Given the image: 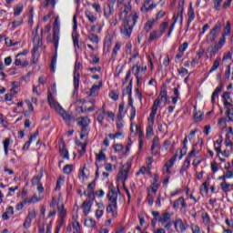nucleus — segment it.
<instances>
[{"mask_svg": "<svg viewBox=\"0 0 233 233\" xmlns=\"http://www.w3.org/2000/svg\"><path fill=\"white\" fill-rule=\"evenodd\" d=\"M170 219H172V214L166 212L159 217L158 223H161L164 228L169 230V228H172V225H174V222H172Z\"/></svg>", "mask_w": 233, "mask_h": 233, "instance_id": "423d86ee", "label": "nucleus"}, {"mask_svg": "<svg viewBox=\"0 0 233 233\" xmlns=\"http://www.w3.org/2000/svg\"><path fill=\"white\" fill-rule=\"evenodd\" d=\"M57 17L55 19V25L53 27V38L50 35L46 38L47 43H53L55 46V56L51 60V70L52 72H56V65H57V48L59 46V25H57Z\"/></svg>", "mask_w": 233, "mask_h": 233, "instance_id": "f257e3e1", "label": "nucleus"}, {"mask_svg": "<svg viewBox=\"0 0 233 233\" xmlns=\"http://www.w3.org/2000/svg\"><path fill=\"white\" fill-rule=\"evenodd\" d=\"M113 148H114L115 152H121L124 147H123V145H121V144H115L113 146Z\"/></svg>", "mask_w": 233, "mask_h": 233, "instance_id": "774afa93", "label": "nucleus"}, {"mask_svg": "<svg viewBox=\"0 0 233 233\" xmlns=\"http://www.w3.org/2000/svg\"><path fill=\"white\" fill-rule=\"evenodd\" d=\"M230 5H232V0H225L222 4V10H227Z\"/></svg>", "mask_w": 233, "mask_h": 233, "instance_id": "0e129e2a", "label": "nucleus"}, {"mask_svg": "<svg viewBox=\"0 0 233 233\" xmlns=\"http://www.w3.org/2000/svg\"><path fill=\"white\" fill-rule=\"evenodd\" d=\"M220 187L223 190V192H228V188H230V187H233V184L230 185L228 183H227V180H224L221 184H220Z\"/></svg>", "mask_w": 233, "mask_h": 233, "instance_id": "a19ab883", "label": "nucleus"}, {"mask_svg": "<svg viewBox=\"0 0 233 233\" xmlns=\"http://www.w3.org/2000/svg\"><path fill=\"white\" fill-rule=\"evenodd\" d=\"M223 3V0H213V8L216 10V12L221 11V5Z\"/></svg>", "mask_w": 233, "mask_h": 233, "instance_id": "7c9ffc66", "label": "nucleus"}, {"mask_svg": "<svg viewBox=\"0 0 233 233\" xmlns=\"http://www.w3.org/2000/svg\"><path fill=\"white\" fill-rule=\"evenodd\" d=\"M44 172H45V170L43 169V167H41L39 174L37 176H35L32 178V180H31L32 185H34V186L41 185V179L43 178Z\"/></svg>", "mask_w": 233, "mask_h": 233, "instance_id": "2eb2a0df", "label": "nucleus"}, {"mask_svg": "<svg viewBox=\"0 0 233 233\" xmlns=\"http://www.w3.org/2000/svg\"><path fill=\"white\" fill-rule=\"evenodd\" d=\"M230 32H231V25H230V22L228 21L225 25V30L222 33V35H224V36L230 35Z\"/></svg>", "mask_w": 233, "mask_h": 233, "instance_id": "ea45409f", "label": "nucleus"}, {"mask_svg": "<svg viewBox=\"0 0 233 233\" xmlns=\"http://www.w3.org/2000/svg\"><path fill=\"white\" fill-rule=\"evenodd\" d=\"M219 61H221V58H216L211 69L209 70V74H212V72H216V70L219 68Z\"/></svg>", "mask_w": 233, "mask_h": 233, "instance_id": "e433bc0d", "label": "nucleus"}, {"mask_svg": "<svg viewBox=\"0 0 233 233\" xmlns=\"http://www.w3.org/2000/svg\"><path fill=\"white\" fill-rule=\"evenodd\" d=\"M185 2H179L178 3V12L177 16H173V23L171 24L169 30L167 32V37H170L172 35V32H174V28H176V24L177 23V20L180 19V25H183V12L185 11L184 7Z\"/></svg>", "mask_w": 233, "mask_h": 233, "instance_id": "20e7f679", "label": "nucleus"}, {"mask_svg": "<svg viewBox=\"0 0 233 233\" xmlns=\"http://www.w3.org/2000/svg\"><path fill=\"white\" fill-rule=\"evenodd\" d=\"M130 168H132V164L127 162L122 167V170L117 175V179L122 182L123 187H125V181L128 179V172H130Z\"/></svg>", "mask_w": 233, "mask_h": 233, "instance_id": "0eeeda50", "label": "nucleus"}, {"mask_svg": "<svg viewBox=\"0 0 233 233\" xmlns=\"http://www.w3.org/2000/svg\"><path fill=\"white\" fill-rule=\"evenodd\" d=\"M221 28H223V24H221V22H217L210 31L216 34H219V32H221Z\"/></svg>", "mask_w": 233, "mask_h": 233, "instance_id": "72a5a7b5", "label": "nucleus"}, {"mask_svg": "<svg viewBox=\"0 0 233 233\" xmlns=\"http://www.w3.org/2000/svg\"><path fill=\"white\" fill-rule=\"evenodd\" d=\"M25 201H26V198H25L24 201L18 203L16 205L15 210H17L18 212H19V210H23V208H25L26 203H28V202H25Z\"/></svg>", "mask_w": 233, "mask_h": 233, "instance_id": "6e6d98bb", "label": "nucleus"}, {"mask_svg": "<svg viewBox=\"0 0 233 233\" xmlns=\"http://www.w3.org/2000/svg\"><path fill=\"white\" fill-rule=\"evenodd\" d=\"M119 188L111 187L109 193L107 194L109 204L106 208L107 214H112L113 218H117V194H119Z\"/></svg>", "mask_w": 233, "mask_h": 233, "instance_id": "f03ea898", "label": "nucleus"}, {"mask_svg": "<svg viewBox=\"0 0 233 233\" xmlns=\"http://www.w3.org/2000/svg\"><path fill=\"white\" fill-rule=\"evenodd\" d=\"M85 15L88 19L89 23L94 24L96 21H97V16L92 13V11L86 9L85 11Z\"/></svg>", "mask_w": 233, "mask_h": 233, "instance_id": "aec40b11", "label": "nucleus"}, {"mask_svg": "<svg viewBox=\"0 0 233 233\" xmlns=\"http://www.w3.org/2000/svg\"><path fill=\"white\" fill-rule=\"evenodd\" d=\"M156 6H157V5H156L154 3L150 4L149 6H148V5H146L145 2H144L140 10H141V12H144L145 14H147V12H150V10H154V8H156Z\"/></svg>", "mask_w": 233, "mask_h": 233, "instance_id": "393cba45", "label": "nucleus"}, {"mask_svg": "<svg viewBox=\"0 0 233 233\" xmlns=\"http://www.w3.org/2000/svg\"><path fill=\"white\" fill-rule=\"evenodd\" d=\"M31 226H32V220H30V218H26L24 222V228L28 229V228H30Z\"/></svg>", "mask_w": 233, "mask_h": 233, "instance_id": "69168bd1", "label": "nucleus"}, {"mask_svg": "<svg viewBox=\"0 0 233 233\" xmlns=\"http://www.w3.org/2000/svg\"><path fill=\"white\" fill-rule=\"evenodd\" d=\"M57 0H45L44 2V8H48L50 5L53 6V8L56 6V3Z\"/></svg>", "mask_w": 233, "mask_h": 233, "instance_id": "49530a36", "label": "nucleus"}, {"mask_svg": "<svg viewBox=\"0 0 233 233\" xmlns=\"http://www.w3.org/2000/svg\"><path fill=\"white\" fill-rule=\"evenodd\" d=\"M37 137V135H32L31 137L29 138V141H26L23 147V150H28L30 148V145L33 141V139H35Z\"/></svg>", "mask_w": 233, "mask_h": 233, "instance_id": "58836bf2", "label": "nucleus"}, {"mask_svg": "<svg viewBox=\"0 0 233 233\" xmlns=\"http://www.w3.org/2000/svg\"><path fill=\"white\" fill-rule=\"evenodd\" d=\"M132 30H134V27L127 25V24H124V26L120 28L121 34L126 35V37H130Z\"/></svg>", "mask_w": 233, "mask_h": 233, "instance_id": "dca6fc26", "label": "nucleus"}, {"mask_svg": "<svg viewBox=\"0 0 233 233\" xmlns=\"http://www.w3.org/2000/svg\"><path fill=\"white\" fill-rule=\"evenodd\" d=\"M119 50H121V42H116L111 55L112 61H116V58L117 57V52H119Z\"/></svg>", "mask_w": 233, "mask_h": 233, "instance_id": "412c9836", "label": "nucleus"}, {"mask_svg": "<svg viewBox=\"0 0 233 233\" xmlns=\"http://www.w3.org/2000/svg\"><path fill=\"white\" fill-rule=\"evenodd\" d=\"M218 35H219V34L210 31L209 34L207 35L208 43H214V41L218 39Z\"/></svg>", "mask_w": 233, "mask_h": 233, "instance_id": "a878e982", "label": "nucleus"}, {"mask_svg": "<svg viewBox=\"0 0 233 233\" xmlns=\"http://www.w3.org/2000/svg\"><path fill=\"white\" fill-rule=\"evenodd\" d=\"M150 188H151V192H153V194H157V189L159 188V183H152L151 186H150Z\"/></svg>", "mask_w": 233, "mask_h": 233, "instance_id": "864d4df0", "label": "nucleus"}, {"mask_svg": "<svg viewBox=\"0 0 233 233\" xmlns=\"http://www.w3.org/2000/svg\"><path fill=\"white\" fill-rule=\"evenodd\" d=\"M36 216L37 212L35 211V209H31L28 211L26 218L32 221V219H35Z\"/></svg>", "mask_w": 233, "mask_h": 233, "instance_id": "37998d69", "label": "nucleus"}, {"mask_svg": "<svg viewBox=\"0 0 233 233\" xmlns=\"http://www.w3.org/2000/svg\"><path fill=\"white\" fill-rule=\"evenodd\" d=\"M219 50H221V48L218 46H217L216 44H215V46H210L208 47V51L209 53L210 57H214V56H216V54H218V52H219Z\"/></svg>", "mask_w": 233, "mask_h": 233, "instance_id": "4be33fe9", "label": "nucleus"}, {"mask_svg": "<svg viewBox=\"0 0 233 233\" xmlns=\"http://www.w3.org/2000/svg\"><path fill=\"white\" fill-rule=\"evenodd\" d=\"M132 71L134 76H136L137 77V85H141V81L139 80V72H141V66H139V64L134 65L132 66Z\"/></svg>", "mask_w": 233, "mask_h": 233, "instance_id": "f3484780", "label": "nucleus"}, {"mask_svg": "<svg viewBox=\"0 0 233 233\" xmlns=\"http://www.w3.org/2000/svg\"><path fill=\"white\" fill-rule=\"evenodd\" d=\"M167 28H168V21L162 22L159 26L160 35H163V34H165V32L167 31Z\"/></svg>", "mask_w": 233, "mask_h": 233, "instance_id": "473e14b6", "label": "nucleus"}, {"mask_svg": "<svg viewBox=\"0 0 233 233\" xmlns=\"http://www.w3.org/2000/svg\"><path fill=\"white\" fill-rule=\"evenodd\" d=\"M162 170H163V173H164V174H168V175L172 174V171H170V167H168V163H166V164L164 165Z\"/></svg>", "mask_w": 233, "mask_h": 233, "instance_id": "338daca9", "label": "nucleus"}, {"mask_svg": "<svg viewBox=\"0 0 233 233\" xmlns=\"http://www.w3.org/2000/svg\"><path fill=\"white\" fill-rule=\"evenodd\" d=\"M182 200H183V197H180L178 199L175 200L173 204V208H175V210H177V208H179V206L181 205Z\"/></svg>", "mask_w": 233, "mask_h": 233, "instance_id": "4d7b16f0", "label": "nucleus"}, {"mask_svg": "<svg viewBox=\"0 0 233 233\" xmlns=\"http://www.w3.org/2000/svg\"><path fill=\"white\" fill-rule=\"evenodd\" d=\"M84 225L89 228H94V227H96V220L93 218L86 219Z\"/></svg>", "mask_w": 233, "mask_h": 233, "instance_id": "4c0bfd02", "label": "nucleus"}, {"mask_svg": "<svg viewBox=\"0 0 233 233\" xmlns=\"http://www.w3.org/2000/svg\"><path fill=\"white\" fill-rule=\"evenodd\" d=\"M123 112H125V103L122 102L118 107V115H117L118 121H121V119H123Z\"/></svg>", "mask_w": 233, "mask_h": 233, "instance_id": "f704fd0d", "label": "nucleus"}, {"mask_svg": "<svg viewBox=\"0 0 233 233\" xmlns=\"http://www.w3.org/2000/svg\"><path fill=\"white\" fill-rule=\"evenodd\" d=\"M175 225V228L177 232H186L187 231V224L183 222L182 219H177L175 222H173Z\"/></svg>", "mask_w": 233, "mask_h": 233, "instance_id": "ddd939ff", "label": "nucleus"}, {"mask_svg": "<svg viewBox=\"0 0 233 233\" xmlns=\"http://www.w3.org/2000/svg\"><path fill=\"white\" fill-rule=\"evenodd\" d=\"M122 96H132V80H130L128 86L123 90Z\"/></svg>", "mask_w": 233, "mask_h": 233, "instance_id": "cd10ccee", "label": "nucleus"}, {"mask_svg": "<svg viewBox=\"0 0 233 233\" xmlns=\"http://www.w3.org/2000/svg\"><path fill=\"white\" fill-rule=\"evenodd\" d=\"M43 34H45V31L43 29L41 30L40 35L37 34V28L33 31V44L34 47L32 50V54H35L39 48L43 46Z\"/></svg>", "mask_w": 233, "mask_h": 233, "instance_id": "39448f33", "label": "nucleus"}, {"mask_svg": "<svg viewBox=\"0 0 233 233\" xmlns=\"http://www.w3.org/2000/svg\"><path fill=\"white\" fill-rule=\"evenodd\" d=\"M164 15H167V12L160 10L157 12L155 20L159 21V19H163Z\"/></svg>", "mask_w": 233, "mask_h": 233, "instance_id": "5fc2aeb1", "label": "nucleus"}, {"mask_svg": "<svg viewBox=\"0 0 233 233\" xmlns=\"http://www.w3.org/2000/svg\"><path fill=\"white\" fill-rule=\"evenodd\" d=\"M72 168H74V166L73 165H66L63 168V172L64 174H72Z\"/></svg>", "mask_w": 233, "mask_h": 233, "instance_id": "09e8293b", "label": "nucleus"}, {"mask_svg": "<svg viewBox=\"0 0 233 233\" xmlns=\"http://www.w3.org/2000/svg\"><path fill=\"white\" fill-rule=\"evenodd\" d=\"M137 19H139L137 13L132 12L127 17L123 19L124 25H127L128 26L134 28V26H136V23H137Z\"/></svg>", "mask_w": 233, "mask_h": 233, "instance_id": "1a4fd4ad", "label": "nucleus"}, {"mask_svg": "<svg viewBox=\"0 0 233 233\" xmlns=\"http://www.w3.org/2000/svg\"><path fill=\"white\" fill-rule=\"evenodd\" d=\"M80 68L81 62H76L74 69V87L76 92L79 90V78L81 77V74L79 73Z\"/></svg>", "mask_w": 233, "mask_h": 233, "instance_id": "6e6552de", "label": "nucleus"}, {"mask_svg": "<svg viewBox=\"0 0 233 233\" xmlns=\"http://www.w3.org/2000/svg\"><path fill=\"white\" fill-rule=\"evenodd\" d=\"M92 121L88 116H80L76 118V123L78 127H80V139H88V134H90V127L89 125Z\"/></svg>", "mask_w": 233, "mask_h": 233, "instance_id": "7ed1b4c3", "label": "nucleus"}, {"mask_svg": "<svg viewBox=\"0 0 233 233\" xmlns=\"http://www.w3.org/2000/svg\"><path fill=\"white\" fill-rule=\"evenodd\" d=\"M92 203H94L93 199H88L82 203L81 208L84 210V216H88V214H90V210H92Z\"/></svg>", "mask_w": 233, "mask_h": 233, "instance_id": "f8f14e48", "label": "nucleus"}, {"mask_svg": "<svg viewBox=\"0 0 233 233\" xmlns=\"http://www.w3.org/2000/svg\"><path fill=\"white\" fill-rule=\"evenodd\" d=\"M96 157L97 161H105V159H106V155H105L103 149H101L98 154H96Z\"/></svg>", "mask_w": 233, "mask_h": 233, "instance_id": "79ce46f5", "label": "nucleus"}, {"mask_svg": "<svg viewBox=\"0 0 233 233\" xmlns=\"http://www.w3.org/2000/svg\"><path fill=\"white\" fill-rule=\"evenodd\" d=\"M221 90H223V83L220 84V86H218L215 91L212 94L211 96V103H216V97H218L219 96V92H221Z\"/></svg>", "mask_w": 233, "mask_h": 233, "instance_id": "5701e85b", "label": "nucleus"}, {"mask_svg": "<svg viewBox=\"0 0 233 233\" xmlns=\"http://www.w3.org/2000/svg\"><path fill=\"white\" fill-rule=\"evenodd\" d=\"M161 36L160 33L157 34V31L154 30L150 33L148 41H156V39H159Z\"/></svg>", "mask_w": 233, "mask_h": 233, "instance_id": "2f4dec72", "label": "nucleus"}, {"mask_svg": "<svg viewBox=\"0 0 233 233\" xmlns=\"http://www.w3.org/2000/svg\"><path fill=\"white\" fill-rule=\"evenodd\" d=\"M194 119L195 121H201L203 119V113L201 111L195 113Z\"/></svg>", "mask_w": 233, "mask_h": 233, "instance_id": "bf43d9fd", "label": "nucleus"}, {"mask_svg": "<svg viewBox=\"0 0 233 233\" xmlns=\"http://www.w3.org/2000/svg\"><path fill=\"white\" fill-rule=\"evenodd\" d=\"M58 114H60L65 121H70L72 119V116L66 113L63 107L58 111Z\"/></svg>", "mask_w": 233, "mask_h": 233, "instance_id": "c85d7f7f", "label": "nucleus"}, {"mask_svg": "<svg viewBox=\"0 0 233 233\" xmlns=\"http://www.w3.org/2000/svg\"><path fill=\"white\" fill-rule=\"evenodd\" d=\"M88 39L91 41V43H95L96 45L99 43V36L95 34H90L88 35Z\"/></svg>", "mask_w": 233, "mask_h": 233, "instance_id": "a18cd8bd", "label": "nucleus"}, {"mask_svg": "<svg viewBox=\"0 0 233 233\" xmlns=\"http://www.w3.org/2000/svg\"><path fill=\"white\" fill-rule=\"evenodd\" d=\"M38 201H41V198L35 194L29 199L25 198V203H38Z\"/></svg>", "mask_w": 233, "mask_h": 233, "instance_id": "c03bdc74", "label": "nucleus"}, {"mask_svg": "<svg viewBox=\"0 0 233 233\" xmlns=\"http://www.w3.org/2000/svg\"><path fill=\"white\" fill-rule=\"evenodd\" d=\"M154 25H156V20L154 18L148 20L144 26L146 32H150L152 28H154Z\"/></svg>", "mask_w": 233, "mask_h": 233, "instance_id": "bb28decb", "label": "nucleus"}, {"mask_svg": "<svg viewBox=\"0 0 233 233\" xmlns=\"http://www.w3.org/2000/svg\"><path fill=\"white\" fill-rule=\"evenodd\" d=\"M84 196H86L87 198H89V199H92L94 201V191L86 190L84 191Z\"/></svg>", "mask_w": 233, "mask_h": 233, "instance_id": "e2e57ef3", "label": "nucleus"}, {"mask_svg": "<svg viewBox=\"0 0 233 233\" xmlns=\"http://www.w3.org/2000/svg\"><path fill=\"white\" fill-rule=\"evenodd\" d=\"M161 150V147H159V137H155L153 138V144L151 146V154L152 156H157Z\"/></svg>", "mask_w": 233, "mask_h": 233, "instance_id": "9b49d317", "label": "nucleus"}, {"mask_svg": "<svg viewBox=\"0 0 233 233\" xmlns=\"http://www.w3.org/2000/svg\"><path fill=\"white\" fill-rule=\"evenodd\" d=\"M47 101L49 103V106L57 112L63 108L61 105L54 99V96L50 90L47 91Z\"/></svg>", "mask_w": 233, "mask_h": 233, "instance_id": "9d476101", "label": "nucleus"}, {"mask_svg": "<svg viewBox=\"0 0 233 233\" xmlns=\"http://www.w3.org/2000/svg\"><path fill=\"white\" fill-rule=\"evenodd\" d=\"M226 115L228 121L233 122V109H230V107H227Z\"/></svg>", "mask_w": 233, "mask_h": 233, "instance_id": "3c124183", "label": "nucleus"}, {"mask_svg": "<svg viewBox=\"0 0 233 233\" xmlns=\"http://www.w3.org/2000/svg\"><path fill=\"white\" fill-rule=\"evenodd\" d=\"M23 12V5H18L15 8L14 11V15L17 16V15H21V13Z\"/></svg>", "mask_w": 233, "mask_h": 233, "instance_id": "13d9d810", "label": "nucleus"}, {"mask_svg": "<svg viewBox=\"0 0 233 233\" xmlns=\"http://www.w3.org/2000/svg\"><path fill=\"white\" fill-rule=\"evenodd\" d=\"M156 114L157 113H153V112L150 113L149 117H148V125H154V123H155L154 119H156Z\"/></svg>", "mask_w": 233, "mask_h": 233, "instance_id": "680f3d73", "label": "nucleus"}, {"mask_svg": "<svg viewBox=\"0 0 233 233\" xmlns=\"http://www.w3.org/2000/svg\"><path fill=\"white\" fill-rule=\"evenodd\" d=\"M132 10V6L130 5H125L124 10L120 14V19L124 20L127 19L130 15V12Z\"/></svg>", "mask_w": 233, "mask_h": 233, "instance_id": "a211bd4d", "label": "nucleus"}, {"mask_svg": "<svg viewBox=\"0 0 233 233\" xmlns=\"http://www.w3.org/2000/svg\"><path fill=\"white\" fill-rule=\"evenodd\" d=\"M226 36L224 35H222V36L219 38L218 43L216 44L218 46H219L220 48H223V46H225V44L227 43V39L225 38Z\"/></svg>", "mask_w": 233, "mask_h": 233, "instance_id": "8fccbe9b", "label": "nucleus"}, {"mask_svg": "<svg viewBox=\"0 0 233 233\" xmlns=\"http://www.w3.org/2000/svg\"><path fill=\"white\" fill-rule=\"evenodd\" d=\"M187 28L190 27V24L192 23V21H194V19H196V12H194V7H192V4H190L189 8H188V12H187Z\"/></svg>", "mask_w": 233, "mask_h": 233, "instance_id": "4468645a", "label": "nucleus"}, {"mask_svg": "<svg viewBox=\"0 0 233 233\" xmlns=\"http://www.w3.org/2000/svg\"><path fill=\"white\" fill-rule=\"evenodd\" d=\"M60 156L63 157V159H70V155H68V149H66V147L63 144L62 147H60Z\"/></svg>", "mask_w": 233, "mask_h": 233, "instance_id": "b1692460", "label": "nucleus"}, {"mask_svg": "<svg viewBox=\"0 0 233 233\" xmlns=\"http://www.w3.org/2000/svg\"><path fill=\"white\" fill-rule=\"evenodd\" d=\"M57 208H58L59 218L65 219V218H66V209H65V206L63 205L57 206Z\"/></svg>", "mask_w": 233, "mask_h": 233, "instance_id": "c756f323", "label": "nucleus"}, {"mask_svg": "<svg viewBox=\"0 0 233 233\" xmlns=\"http://www.w3.org/2000/svg\"><path fill=\"white\" fill-rule=\"evenodd\" d=\"M101 86H103L102 84L97 85H93L91 89H90V93L89 96H96V94L97 93V90H99V88H101Z\"/></svg>", "mask_w": 233, "mask_h": 233, "instance_id": "c9c22d12", "label": "nucleus"}, {"mask_svg": "<svg viewBox=\"0 0 233 233\" xmlns=\"http://www.w3.org/2000/svg\"><path fill=\"white\" fill-rule=\"evenodd\" d=\"M202 219L204 223H206L207 225L210 224V216H208V213L207 212L202 213Z\"/></svg>", "mask_w": 233, "mask_h": 233, "instance_id": "603ef678", "label": "nucleus"}, {"mask_svg": "<svg viewBox=\"0 0 233 233\" xmlns=\"http://www.w3.org/2000/svg\"><path fill=\"white\" fill-rule=\"evenodd\" d=\"M112 14H114L113 5H107L106 6L104 7V17H106V19H109Z\"/></svg>", "mask_w": 233, "mask_h": 233, "instance_id": "6ab92c4d", "label": "nucleus"}, {"mask_svg": "<svg viewBox=\"0 0 233 233\" xmlns=\"http://www.w3.org/2000/svg\"><path fill=\"white\" fill-rule=\"evenodd\" d=\"M10 147V138H5L4 141V150L5 156H8V147Z\"/></svg>", "mask_w": 233, "mask_h": 233, "instance_id": "de8ad7c7", "label": "nucleus"}, {"mask_svg": "<svg viewBox=\"0 0 233 233\" xmlns=\"http://www.w3.org/2000/svg\"><path fill=\"white\" fill-rule=\"evenodd\" d=\"M63 181H65V178L59 177L56 181V187L55 188L56 191L61 190V185L63 184Z\"/></svg>", "mask_w": 233, "mask_h": 233, "instance_id": "052dcab7", "label": "nucleus"}]
</instances>
